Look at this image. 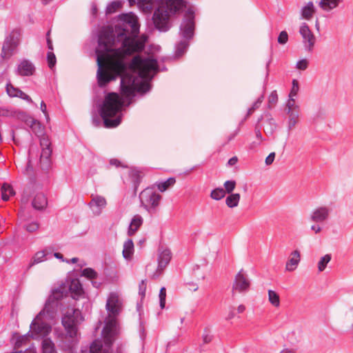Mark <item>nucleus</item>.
<instances>
[{"instance_id":"nucleus-30","label":"nucleus","mask_w":353,"mask_h":353,"mask_svg":"<svg viewBox=\"0 0 353 353\" xmlns=\"http://www.w3.org/2000/svg\"><path fill=\"white\" fill-rule=\"evenodd\" d=\"M240 199V194H229V195L225 199V204L229 208H234L239 205Z\"/></svg>"},{"instance_id":"nucleus-5","label":"nucleus","mask_w":353,"mask_h":353,"mask_svg":"<svg viewBox=\"0 0 353 353\" xmlns=\"http://www.w3.org/2000/svg\"><path fill=\"white\" fill-rule=\"evenodd\" d=\"M84 320L81 311L74 307H68L63 314L61 323L64 327L65 334H59L61 338V347L69 353H74L79 341L78 325Z\"/></svg>"},{"instance_id":"nucleus-59","label":"nucleus","mask_w":353,"mask_h":353,"mask_svg":"<svg viewBox=\"0 0 353 353\" xmlns=\"http://www.w3.org/2000/svg\"><path fill=\"white\" fill-rule=\"evenodd\" d=\"M121 6V1H116L112 2V10L116 9Z\"/></svg>"},{"instance_id":"nucleus-6","label":"nucleus","mask_w":353,"mask_h":353,"mask_svg":"<svg viewBox=\"0 0 353 353\" xmlns=\"http://www.w3.org/2000/svg\"><path fill=\"white\" fill-rule=\"evenodd\" d=\"M96 50L98 70L97 82L99 87L105 86L110 81V27L103 28L98 37Z\"/></svg>"},{"instance_id":"nucleus-51","label":"nucleus","mask_w":353,"mask_h":353,"mask_svg":"<svg viewBox=\"0 0 353 353\" xmlns=\"http://www.w3.org/2000/svg\"><path fill=\"white\" fill-rule=\"evenodd\" d=\"M310 229L314 234H319L321 232L323 228L319 223H314L311 225Z\"/></svg>"},{"instance_id":"nucleus-47","label":"nucleus","mask_w":353,"mask_h":353,"mask_svg":"<svg viewBox=\"0 0 353 353\" xmlns=\"http://www.w3.org/2000/svg\"><path fill=\"white\" fill-rule=\"evenodd\" d=\"M288 41V34L285 30L281 31L278 37V43L281 45H285Z\"/></svg>"},{"instance_id":"nucleus-45","label":"nucleus","mask_w":353,"mask_h":353,"mask_svg":"<svg viewBox=\"0 0 353 353\" xmlns=\"http://www.w3.org/2000/svg\"><path fill=\"white\" fill-rule=\"evenodd\" d=\"M159 302L160 307L161 309H163L165 305V297H166V291L165 288H161L159 292Z\"/></svg>"},{"instance_id":"nucleus-38","label":"nucleus","mask_w":353,"mask_h":353,"mask_svg":"<svg viewBox=\"0 0 353 353\" xmlns=\"http://www.w3.org/2000/svg\"><path fill=\"white\" fill-rule=\"evenodd\" d=\"M174 183L175 179L174 178H169L165 181L159 183L157 187L161 192H165L169 187L173 185Z\"/></svg>"},{"instance_id":"nucleus-34","label":"nucleus","mask_w":353,"mask_h":353,"mask_svg":"<svg viewBox=\"0 0 353 353\" xmlns=\"http://www.w3.org/2000/svg\"><path fill=\"white\" fill-rule=\"evenodd\" d=\"M42 353H57L54 343L50 339H44L42 341Z\"/></svg>"},{"instance_id":"nucleus-52","label":"nucleus","mask_w":353,"mask_h":353,"mask_svg":"<svg viewBox=\"0 0 353 353\" xmlns=\"http://www.w3.org/2000/svg\"><path fill=\"white\" fill-rule=\"evenodd\" d=\"M274 158H275V153L271 152L265 159V164L267 165H271L273 163Z\"/></svg>"},{"instance_id":"nucleus-3","label":"nucleus","mask_w":353,"mask_h":353,"mask_svg":"<svg viewBox=\"0 0 353 353\" xmlns=\"http://www.w3.org/2000/svg\"><path fill=\"white\" fill-rule=\"evenodd\" d=\"M114 34L118 39L122 40V51L124 54H131L141 50L147 41L144 34L138 37L139 23L138 17L132 12L119 16L115 25Z\"/></svg>"},{"instance_id":"nucleus-16","label":"nucleus","mask_w":353,"mask_h":353,"mask_svg":"<svg viewBox=\"0 0 353 353\" xmlns=\"http://www.w3.org/2000/svg\"><path fill=\"white\" fill-rule=\"evenodd\" d=\"M40 144L42 148L40 164L42 170H48L50 165V157L52 150L50 148V143L48 138L42 137L40 139Z\"/></svg>"},{"instance_id":"nucleus-22","label":"nucleus","mask_w":353,"mask_h":353,"mask_svg":"<svg viewBox=\"0 0 353 353\" xmlns=\"http://www.w3.org/2000/svg\"><path fill=\"white\" fill-rule=\"evenodd\" d=\"M34 65L30 61L23 59L20 61L17 65L15 72L17 74L20 76L28 77L32 75L34 72Z\"/></svg>"},{"instance_id":"nucleus-55","label":"nucleus","mask_w":353,"mask_h":353,"mask_svg":"<svg viewBox=\"0 0 353 353\" xmlns=\"http://www.w3.org/2000/svg\"><path fill=\"white\" fill-rule=\"evenodd\" d=\"M13 353H37L36 349L34 347H30L26 349L24 352L22 351H17Z\"/></svg>"},{"instance_id":"nucleus-50","label":"nucleus","mask_w":353,"mask_h":353,"mask_svg":"<svg viewBox=\"0 0 353 353\" xmlns=\"http://www.w3.org/2000/svg\"><path fill=\"white\" fill-rule=\"evenodd\" d=\"M40 109H41V112L43 113V114L46 119V121H49V120H50L49 114L47 111L46 105L43 101H41V103L40 104Z\"/></svg>"},{"instance_id":"nucleus-12","label":"nucleus","mask_w":353,"mask_h":353,"mask_svg":"<svg viewBox=\"0 0 353 353\" xmlns=\"http://www.w3.org/2000/svg\"><path fill=\"white\" fill-rule=\"evenodd\" d=\"M98 112L99 117L92 116V123L96 127L104 126L110 128V92H107L105 99L99 105Z\"/></svg>"},{"instance_id":"nucleus-48","label":"nucleus","mask_w":353,"mask_h":353,"mask_svg":"<svg viewBox=\"0 0 353 353\" xmlns=\"http://www.w3.org/2000/svg\"><path fill=\"white\" fill-rule=\"evenodd\" d=\"M39 228V224L37 221H32L26 225L25 228L28 232H34Z\"/></svg>"},{"instance_id":"nucleus-37","label":"nucleus","mask_w":353,"mask_h":353,"mask_svg":"<svg viewBox=\"0 0 353 353\" xmlns=\"http://www.w3.org/2000/svg\"><path fill=\"white\" fill-rule=\"evenodd\" d=\"M225 196V191L222 188H217L211 192L210 196L212 199L219 201L224 198Z\"/></svg>"},{"instance_id":"nucleus-11","label":"nucleus","mask_w":353,"mask_h":353,"mask_svg":"<svg viewBox=\"0 0 353 353\" xmlns=\"http://www.w3.org/2000/svg\"><path fill=\"white\" fill-rule=\"evenodd\" d=\"M141 205L150 214L157 212L161 196L154 189L148 188L143 190L139 195Z\"/></svg>"},{"instance_id":"nucleus-17","label":"nucleus","mask_w":353,"mask_h":353,"mask_svg":"<svg viewBox=\"0 0 353 353\" xmlns=\"http://www.w3.org/2000/svg\"><path fill=\"white\" fill-rule=\"evenodd\" d=\"M7 116L17 117V118L23 120L31 128L32 132L37 135H41L43 132V128L37 120L26 115L24 112H10L7 114Z\"/></svg>"},{"instance_id":"nucleus-25","label":"nucleus","mask_w":353,"mask_h":353,"mask_svg":"<svg viewBox=\"0 0 353 353\" xmlns=\"http://www.w3.org/2000/svg\"><path fill=\"white\" fill-rule=\"evenodd\" d=\"M343 0H319V7L324 12H329L337 8Z\"/></svg>"},{"instance_id":"nucleus-27","label":"nucleus","mask_w":353,"mask_h":353,"mask_svg":"<svg viewBox=\"0 0 353 353\" xmlns=\"http://www.w3.org/2000/svg\"><path fill=\"white\" fill-rule=\"evenodd\" d=\"M70 290L74 299H79L83 294L82 285L79 279H72L70 284Z\"/></svg>"},{"instance_id":"nucleus-9","label":"nucleus","mask_w":353,"mask_h":353,"mask_svg":"<svg viewBox=\"0 0 353 353\" xmlns=\"http://www.w3.org/2000/svg\"><path fill=\"white\" fill-rule=\"evenodd\" d=\"M41 188L42 185L40 183L31 181L23 191L21 201L24 203H28L29 197L33 195L32 207L38 210L45 209L48 205V200L45 194L40 192Z\"/></svg>"},{"instance_id":"nucleus-41","label":"nucleus","mask_w":353,"mask_h":353,"mask_svg":"<svg viewBox=\"0 0 353 353\" xmlns=\"http://www.w3.org/2000/svg\"><path fill=\"white\" fill-rule=\"evenodd\" d=\"M236 185V181L233 180H229L225 181L223 183V190L225 191V194H233L232 192L235 189Z\"/></svg>"},{"instance_id":"nucleus-63","label":"nucleus","mask_w":353,"mask_h":353,"mask_svg":"<svg viewBox=\"0 0 353 353\" xmlns=\"http://www.w3.org/2000/svg\"><path fill=\"white\" fill-rule=\"evenodd\" d=\"M29 170H32V167L30 165V160L28 161V163L26 168L23 170V173L28 174Z\"/></svg>"},{"instance_id":"nucleus-43","label":"nucleus","mask_w":353,"mask_h":353,"mask_svg":"<svg viewBox=\"0 0 353 353\" xmlns=\"http://www.w3.org/2000/svg\"><path fill=\"white\" fill-rule=\"evenodd\" d=\"M299 90V82L296 79H293L292 82V88L289 94V97H296Z\"/></svg>"},{"instance_id":"nucleus-1","label":"nucleus","mask_w":353,"mask_h":353,"mask_svg":"<svg viewBox=\"0 0 353 353\" xmlns=\"http://www.w3.org/2000/svg\"><path fill=\"white\" fill-rule=\"evenodd\" d=\"M114 42L112 38V46ZM115 54V49L112 47V81L114 73L121 77L122 96L112 92V128L120 124L121 111L126 99L134 91L142 93L148 91L150 88L149 81L158 71L157 61L150 57L143 58L136 56L127 66L121 61L117 63L113 58Z\"/></svg>"},{"instance_id":"nucleus-56","label":"nucleus","mask_w":353,"mask_h":353,"mask_svg":"<svg viewBox=\"0 0 353 353\" xmlns=\"http://www.w3.org/2000/svg\"><path fill=\"white\" fill-rule=\"evenodd\" d=\"M47 44H48V49L50 50V51H52L53 50V47H52V41L50 38V31L48 32L47 33Z\"/></svg>"},{"instance_id":"nucleus-39","label":"nucleus","mask_w":353,"mask_h":353,"mask_svg":"<svg viewBox=\"0 0 353 353\" xmlns=\"http://www.w3.org/2000/svg\"><path fill=\"white\" fill-rule=\"evenodd\" d=\"M30 337V334L27 335L18 336L14 339V345L16 348L21 347L23 344H26L27 341Z\"/></svg>"},{"instance_id":"nucleus-62","label":"nucleus","mask_w":353,"mask_h":353,"mask_svg":"<svg viewBox=\"0 0 353 353\" xmlns=\"http://www.w3.org/2000/svg\"><path fill=\"white\" fill-rule=\"evenodd\" d=\"M245 310V306L244 305H239L237 307V312L239 313H243Z\"/></svg>"},{"instance_id":"nucleus-21","label":"nucleus","mask_w":353,"mask_h":353,"mask_svg":"<svg viewBox=\"0 0 353 353\" xmlns=\"http://www.w3.org/2000/svg\"><path fill=\"white\" fill-rule=\"evenodd\" d=\"M301 259L300 250L296 249L292 250L288 257L285 264V271L287 272H293L299 267Z\"/></svg>"},{"instance_id":"nucleus-58","label":"nucleus","mask_w":353,"mask_h":353,"mask_svg":"<svg viewBox=\"0 0 353 353\" xmlns=\"http://www.w3.org/2000/svg\"><path fill=\"white\" fill-rule=\"evenodd\" d=\"M345 316L346 319H350V317L352 318L353 320V308L350 307L347 309L345 313Z\"/></svg>"},{"instance_id":"nucleus-44","label":"nucleus","mask_w":353,"mask_h":353,"mask_svg":"<svg viewBox=\"0 0 353 353\" xmlns=\"http://www.w3.org/2000/svg\"><path fill=\"white\" fill-rule=\"evenodd\" d=\"M97 272L92 268H88L83 270L81 276L92 279L97 277Z\"/></svg>"},{"instance_id":"nucleus-31","label":"nucleus","mask_w":353,"mask_h":353,"mask_svg":"<svg viewBox=\"0 0 353 353\" xmlns=\"http://www.w3.org/2000/svg\"><path fill=\"white\" fill-rule=\"evenodd\" d=\"M48 252L47 251V250H43L36 252L30 261L29 267L30 268L36 264H38L45 261L46 259V256L48 255Z\"/></svg>"},{"instance_id":"nucleus-33","label":"nucleus","mask_w":353,"mask_h":353,"mask_svg":"<svg viewBox=\"0 0 353 353\" xmlns=\"http://www.w3.org/2000/svg\"><path fill=\"white\" fill-rule=\"evenodd\" d=\"M332 259V255L330 254H326L320 257L317 262V269L319 272H323L327 264L330 262Z\"/></svg>"},{"instance_id":"nucleus-8","label":"nucleus","mask_w":353,"mask_h":353,"mask_svg":"<svg viewBox=\"0 0 353 353\" xmlns=\"http://www.w3.org/2000/svg\"><path fill=\"white\" fill-rule=\"evenodd\" d=\"M124 299L119 290L112 292V339L121 332L119 316L124 308ZM113 340L112 339V344Z\"/></svg>"},{"instance_id":"nucleus-28","label":"nucleus","mask_w":353,"mask_h":353,"mask_svg":"<svg viewBox=\"0 0 353 353\" xmlns=\"http://www.w3.org/2000/svg\"><path fill=\"white\" fill-rule=\"evenodd\" d=\"M268 300L270 304L274 308H279L281 306V299L278 292L272 290H268Z\"/></svg>"},{"instance_id":"nucleus-7","label":"nucleus","mask_w":353,"mask_h":353,"mask_svg":"<svg viewBox=\"0 0 353 353\" xmlns=\"http://www.w3.org/2000/svg\"><path fill=\"white\" fill-rule=\"evenodd\" d=\"M194 12L192 9H188L185 15L184 19L181 24L180 34L183 38L176 47V56H181L188 48V40L192 38L194 30Z\"/></svg>"},{"instance_id":"nucleus-64","label":"nucleus","mask_w":353,"mask_h":353,"mask_svg":"<svg viewBox=\"0 0 353 353\" xmlns=\"http://www.w3.org/2000/svg\"><path fill=\"white\" fill-rule=\"evenodd\" d=\"M281 353H295V350L294 349H285Z\"/></svg>"},{"instance_id":"nucleus-49","label":"nucleus","mask_w":353,"mask_h":353,"mask_svg":"<svg viewBox=\"0 0 353 353\" xmlns=\"http://www.w3.org/2000/svg\"><path fill=\"white\" fill-rule=\"evenodd\" d=\"M146 288V282L145 280H142L139 285V294L141 296V299L145 297Z\"/></svg>"},{"instance_id":"nucleus-36","label":"nucleus","mask_w":353,"mask_h":353,"mask_svg":"<svg viewBox=\"0 0 353 353\" xmlns=\"http://www.w3.org/2000/svg\"><path fill=\"white\" fill-rule=\"evenodd\" d=\"M276 128V123L273 119H270L264 123V131L267 134H272Z\"/></svg>"},{"instance_id":"nucleus-15","label":"nucleus","mask_w":353,"mask_h":353,"mask_svg":"<svg viewBox=\"0 0 353 353\" xmlns=\"http://www.w3.org/2000/svg\"><path fill=\"white\" fill-rule=\"evenodd\" d=\"M172 259L171 251L166 248H160L157 252V268L152 274L153 278L158 277L169 264Z\"/></svg>"},{"instance_id":"nucleus-42","label":"nucleus","mask_w":353,"mask_h":353,"mask_svg":"<svg viewBox=\"0 0 353 353\" xmlns=\"http://www.w3.org/2000/svg\"><path fill=\"white\" fill-rule=\"evenodd\" d=\"M299 105L296 104L295 97H289L287 103V112L299 111Z\"/></svg>"},{"instance_id":"nucleus-46","label":"nucleus","mask_w":353,"mask_h":353,"mask_svg":"<svg viewBox=\"0 0 353 353\" xmlns=\"http://www.w3.org/2000/svg\"><path fill=\"white\" fill-rule=\"evenodd\" d=\"M47 59H48V66L50 68H52L57 62L56 57L52 51H49L47 54Z\"/></svg>"},{"instance_id":"nucleus-24","label":"nucleus","mask_w":353,"mask_h":353,"mask_svg":"<svg viewBox=\"0 0 353 353\" xmlns=\"http://www.w3.org/2000/svg\"><path fill=\"white\" fill-rule=\"evenodd\" d=\"M316 7L312 1L304 3L300 10L301 19L307 21L311 20L316 12Z\"/></svg>"},{"instance_id":"nucleus-13","label":"nucleus","mask_w":353,"mask_h":353,"mask_svg":"<svg viewBox=\"0 0 353 353\" xmlns=\"http://www.w3.org/2000/svg\"><path fill=\"white\" fill-rule=\"evenodd\" d=\"M19 41L15 34L7 36L3 43L1 57L3 59H9L17 51Z\"/></svg>"},{"instance_id":"nucleus-19","label":"nucleus","mask_w":353,"mask_h":353,"mask_svg":"<svg viewBox=\"0 0 353 353\" xmlns=\"http://www.w3.org/2000/svg\"><path fill=\"white\" fill-rule=\"evenodd\" d=\"M299 33L302 37L305 48L307 51H311L314 48L316 39L315 36L305 23H303L300 26Z\"/></svg>"},{"instance_id":"nucleus-26","label":"nucleus","mask_w":353,"mask_h":353,"mask_svg":"<svg viewBox=\"0 0 353 353\" xmlns=\"http://www.w3.org/2000/svg\"><path fill=\"white\" fill-rule=\"evenodd\" d=\"M134 252V246L131 239H128L123 243L122 254L123 257L127 261H130L132 259Z\"/></svg>"},{"instance_id":"nucleus-18","label":"nucleus","mask_w":353,"mask_h":353,"mask_svg":"<svg viewBox=\"0 0 353 353\" xmlns=\"http://www.w3.org/2000/svg\"><path fill=\"white\" fill-rule=\"evenodd\" d=\"M330 212L331 209L328 206H319L310 212L309 219L316 223H324L328 220Z\"/></svg>"},{"instance_id":"nucleus-54","label":"nucleus","mask_w":353,"mask_h":353,"mask_svg":"<svg viewBox=\"0 0 353 353\" xmlns=\"http://www.w3.org/2000/svg\"><path fill=\"white\" fill-rule=\"evenodd\" d=\"M277 94L276 92H272L269 97V102L271 103H275L277 101Z\"/></svg>"},{"instance_id":"nucleus-35","label":"nucleus","mask_w":353,"mask_h":353,"mask_svg":"<svg viewBox=\"0 0 353 353\" xmlns=\"http://www.w3.org/2000/svg\"><path fill=\"white\" fill-rule=\"evenodd\" d=\"M1 198L3 201H8L10 196L14 195L15 192L11 185L4 183L1 188Z\"/></svg>"},{"instance_id":"nucleus-10","label":"nucleus","mask_w":353,"mask_h":353,"mask_svg":"<svg viewBox=\"0 0 353 353\" xmlns=\"http://www.w3.org/2000/svg\"><path fill=\"white\" fill-rule=\"evenodd\" d=\"M108 313L105 326L102 330L101 339L94 341L90 346V353H110V321Z\"/></svg>"},{"instance_id":"nucleus-23","label":"nucleus","mask_w":353,"mask_h":353,"mask_svg":"<svg viewBox=\"0 0 353 353\" xmlns=\"http://www.w3.org/2000/svg\"><path fill=\"white\" fill-rule=\"evenodd\" d=\"M6 92L10 97H19L21 99L26 101L28 103H33L32 99L23 92L22 90L15 88L12 83H8L6 84Z\"/></svg>"},{"instance_id":"nucleus-20","label":"nucleus","mask_w":353,"mask_h":353,"mask_svg":"<svg viewBox=\"0 0 353 353\" xmlns=\"http://www.w3.org/2000/svg\"><path fill=\"white\" fill-rule=\"evenodd\" d=\"M106 205L107 201L104 197L99 195H92V199L88 203V206L94 216L101 215Z\"/></svg>"},{"instance_id":"nucleus-29","label":"nucleus","mask_w":353,"mask_h":353,"mask_svg":"<svg viewBox=\"0 0 353 353\" xmlns=\"http://www.w3.org/2000/svg\"><path fill=\"white\" fill-rule=\"evenodd\" d=\"M143 223V218L141 216L137 214L133 216L130 222L128 234L130 235L134 234Z\"/></svg>"},{"instance_id":"nucleus-4","label":"nucleus","mask_w":353,"mask_h":353,"mask_svg":"<svg viewBox=\"0 0 353 353\" xmlns=\"http://www.w3.org/2000/svg\"><path fill=\"white\" fill-rule=\"evenodd\" d=\"M138 8L145 13H149L156 6L152 16L154 27L161 32L171 28V18L184 6L182 0H138Z\"/></svg>"},{"instance_id":"nucleus-2","label":"nucleus","mask_w":353,"mask_h":353,"mask_svg":"<svg viewBox=\"0 0 353 353\" xmlns=\"http://www.w3.org/2000/svg\"><path fill=\"white\" fill-rule=\"evenodd\" d=\"M64 292L61 289H54L52 291L43 309L36 316L30 325L29 334L31 338L43 339L51 332V323L64 303Z\"/></svg>"},{"instance_id":"nucleus-14","label":"nucleus","mask_w":353,"mask_h":353,"mask_svg":"<svg viewBox=\"0 0 353 353\" xmlns=\"http://www.w3.org/2000/svg\"><path fill=\"white\" fill-rule=\"evenodd\" d=\"M250 285V280L246 272L241 269L234 276L232 290L239 293L245 292L249 290Z\"/></svg>"},{"instance_id":"nucleus-32","label":"nucleus","mask_w":353,"mask_h":353,"mask_svg":"<svg viewBox=\"0 0 353 353\" xmlns=\"http://www.w3.org/2000/svg\"><path fill=\"white\" fill-rule=\"evenodd\" d=\"M287 114H288V130H291L299 123V112L296 110L295 112H287Z\"/></svg>"},{"instance_id":"nucleus-61","label":"nucleus","mask_w":353,"mask_h":353,"mask_svg":"<svg viewBox=\"0 0 353 353\" xmlns=\"http://www.w3.org/2000/svg\"><path fill=\"white\" fill-rule=\"evenodd\" d=\"M54 256L55 258H57L58 259H60L62 261H65V260H64V259H63V256L61 253L55 252L54 254Z\"/></svg>"},{"instance_id":"nucleus-60","label":"nucleus","mask_w":353,"mask_h":353,"mask_svg":"<svg viewBox=\"0 0 353 353\" xmlns=\"http://www.w3.org/2000/svg\"><path fill=\"white\" fill-rule=\"evenodd\" d=\"M119 280V274L117 272L112 273V283L118 282Z\"/></svg>"},{"instance_id":"nucleus-40","label":"nucleus","mask_w":353,"mask_h":353,"mask_svg":"<svg viewBox=\"0 0 353 353\" xmlns=\"http://www.w3.org/2000/svg\"><path fill=\"white\" fill-rule=\"evenodd\" d=\"M309 66V60L306 58H303L298 60L295 65V68L298 70L304 71Z\"/></svg>"},{"instance_id":"nucleus-53","label":"nucleus","mask_w":353,"mask_h":353,"mask_svg":"<svg viewBox=\"0 0 353 353\" xmlns=\"http://www.w3.org/2000/svg\"><path fill=\"white\" fill-rule=\"evenodd\" d=\"M263 99V97H261L256 100V101L254 103L252 108L249 110L250 114L260 105V104L262 103Z\"/></svg>"},{"instance_id":"nucleus-57","label":"nucleus","mask_w":353,"mask_h":353,"mask_svg":"<svg viewBox=\"0 0 353 353\" xmlns=\"http://www.w3.org/2000/svg\"><path fill=\"white\" fill-rule=\"evenodd\" d=\"M212 340V336L209 333H205L203 335V341L205 343L210 342Z\"/></svg>"}]
</instances>
